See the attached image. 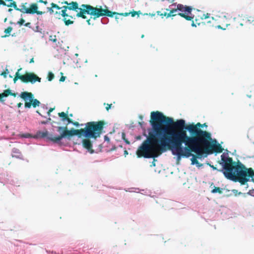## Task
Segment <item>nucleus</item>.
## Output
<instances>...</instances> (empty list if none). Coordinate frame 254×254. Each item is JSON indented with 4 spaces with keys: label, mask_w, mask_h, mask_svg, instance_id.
<instances>
[{
    "label": "nucleus",
    "mask_w": 254,
    "mask_h": 254,
    "mask_svg": "<svg viewBox=\"0 0 254 254\" xmlns=\"http://www.w3.org/2000/svg\"><path fill=\"white\" fill-rule=\"evenodd\" d=\"M72 124L76 127H79L80 125L79 123L77 122H73Z\"/></svg>",
    "instance_id": "nucleus-33"
},
{
    "label": "nucleus",
    "mask_w": 254,
    "mask_h": 254,
    "mask_svg": "<svg viewBox=\"0 0 254 254\" xmlns=\"http://www.w3.org/2000/svg\"><path fill=\"white\" fill-rule=\"evenodd\" d=\"M19 96L25 101V107L30 108L32 106L33 108L39 106L40 102L37 99H34V95L31 92L27 91L22 92Z\"/></svg>",
    "instance_id": "nucleus-8"
},
{
    "label": "nucleus",
    "mask_w": 254,
    "mask_h": 254,
    "mask_svg": "<svg viewBox=\"0 0 254 254\" xmlns=\"http://www.w3.org/2000/svg\"><path fill=\"white\" fill-rule=\"evenodd\" d=\"M139 118H140V120H142V119H143V117H142V116L140 115V116H139Z\"/></svg>",
    "instance_id": "nucleus-47"
},
{
    "label": "nucleus",
    "mask_w": 254,
    "mask_h": 254,
    "mask_svg": "<svg viewBox=\"0 0 254 254\" xmlns=\"http://www.w3.org/2000/svg\"><path fill=\"white\" fill-rule=\"evenodd\" d=\"M30 25H31V23L30 22H27V23H25L24 25L26 27H30Z\"/></svg>",
    "instance_id": "nucleus-40"
},
{
    "label": "nucleus",
    "mask_w": 254,
    "mask_h": 254,
    "mask_svg": "<svg viewBox=\"0 0 254 254\" xmlns=\"http://www.w3.org/2000/svg\"><path fill=\"white\" fill-rule=\"evenodd\" d=\"M22 105V103H19L17 104V107L18 108H20Z\"/></svg>",
    "instance_id": "nucleus-42"
},
{
    "label": "nucleus",
    "mask_w": 254,
    "mask_h": 254,
    "mask_svg": "<svg viewBox=\"0 0 254 254\" xmlns=\"http://www.w3.org/2000/svg\"><path fill=\"white\" fill-rule=\"evenodd\" d=\"M203 126H206V124L191 123V152L195 153V155L191 154V164H195L199 168L202 164L197 159L201 160L209 155L220 153L224 150L216 139L211 138L210 132L200 129Z\"/></svg>",
    "instance_id": "nucleus-2"
},
{
    "label": "nucleus",
    "mask_w": 254,
    "mask_h": 254,
    "mask_svg": "<svg viewBox=\"0 0 254 254\" xmlns=\"http://www.w3.org/2000/svg\"><path fill=\"white\" fill-rule=\"evenodd\" d=\"M191 26L196 27V25H199L203 23V20L207 18L209 16L208 14L206 15L201 10L195 9L191 7Z\"/></svg>",
    "instance_id": "nucleus-9"
},
{
    "label": "nucleus",
    "mask_w": 254,
    "mask_h": 254,
    "mask_svg": "<svg viewBox=\"0 0 254 254\" xmlns=\"http://www.w3.org/2000/svg\"><path fill=\"white\" fill-rule=\"evenodd\" d=\"M54 7H52V6L51 7H48L47 9H48V11L49 12H50V13H53L54 12Z\"/></svg>",
    "instance_id": "nucleus-27"
},
{
    "label": "nucleus",
    "mask_w": 254,
    "mask_h": 254,
    "mask_svg": "<svg viewBox=\"0 0 254 254\" xmlns=\"http://www.w3.org/2000/svg\"><path fill=\"white\" fill-rule=\"evenodd\" d=\"M25 22V20L23 18H21L19 21L17 22V24L19 25H22Z\"/></svg>",
    "instance_id": "nucleus-26"
},
{
    "label": "nucleus",
    "mask_w": 254,
    "mask_h": 254,
    "mask_svg": "<svg viewBox=\"0 0 254 254\" xmlns=\"http://www.w3.org/2000/svg\"><path fill=\"white\" fill-rule=\"evenodd\" d=\"M48 120L50 121L51 120V118H48Z\"/></svg>",
    "instance_id": "nucleus-53"
},
{
    "label": "nucleus",
    "mask_w": 254,
    "mask_h": 254,
    "mask_svg": "<svg viewBox=\"0 0 254 254\" xmlns=\"http://www.w3.org/2000/svg\"><path fill=\"white\" fill-rule=\"evenodd\" d=\"M150 123L152 128L136 151L138 157L155 158L168 150L179 159L190 156V135L187 133L190 124L183 119L174 122L159 111L151 113Z\"/></svg>",
    "instance_id": "nucleus-1"
},
{
    "label": "nucleus",
    "mask_w": 254,
    "mask_h": 254,
    "mask_svg": "<svg viewBox=\"0 0 254 254\" xmlns=\"http://www.w3.org/2000/svg\"><path fill=\"white\" fill-rule=\"evenodd\" d=\"M248 22H249L250 23H252L254 25V19H253L252 20L251 19H248Z\"/></svg>",
    "instance_id": "nucleus-38"
},
{
    "label": "nucleus",
    "mask_w": 254,
    "mask_h": 254,
    "mask_svg": "<svg viewBox=\"0 0 254 254\" xmlns=\"http://www.w3.org/2000/svg\"><path fill=\"white\" fill-rule=\"evenodd\" d=\"M139 12V11H132V12H129V13H130V14H131V15L132 17H134V16H135V15L136 14H138V12Z\"/></svg>",
    "instance_id": "nucleus-28"
},
{
    "label": "nucleus",
    "mask_w": 254,
    "mask_h": 254,
    "mask_svg": "<svg viewBox=\"0 0 254 254\" xmlns=\"http://www.w3.org/2000/svg\"><path fill=\"white\" fill-rule=\"evenodd\" d=\"M61 11H59V14H61L63 17H64L63 20L65 23V24L67 26L72 24L73 23V21L70 20L69 19H67L66 17L69 16V15L66 13L67 9L64 6H63L62 7ZM71 18H73L72 16H69Z\"/></svg>",
    "instance_id": "nucleus-12"
},
{
    "label": "nucleus",
    "mask_w": 254,
    "mask_h": 254,
    "mask_svg": "<svg viewBox=\"0 0 254 254\" xmlns=\"http://www.w3.org/2000/svg\"><path fill=\"white\" fill-rule=\"evenodd\" d=\"M54 78V74L51 72H49L48 75V79L49 81H52Z\"/></svg>",
    "instance_id": "nucleus-20"
},
{
    "label": "nucleus",
    "mask_w": 254,
    "mask_h": 254,
    "mask_svg": "<svg viewBox=\"0 0 254 254\" xmlns=\"http://www.w3.org/2000/svg\"><path fill=\"white\" fill-rule=\"evenodd\" d=\"M55 109V108H51L49 111H48L47 112V114L49 116H50V114L52 112H53V111Z\"/></svg>",
    "instance_id": "nucleus-31"
},
{
    "label": "nucleus",
    "mask_w": 254,
    "mask_h": 254,
    "mask_svg": "<svg viewBox=\"0 0 254 254\" xmlns=\"http://www.w3.org/2000/svg\"><path fill=\"white\" fill-rule=\"evenodd\" d=\"M41 136L43 137H47L48 134V131H45L40 133Z\"/></svg>",
    "instance_id": "nucleus-25"
},
{
    "label": "nucleus",
    "mask_w": 254,
    "mask_h": 254,
    "mask_svg": "<svg viewBox=\"0 0 254 254\" xmlns=\"http://www.w3.org/2000/svg\"><path fill=\"white\" fill-rule=\"evenodd\" d=\"M7 1H10V3L12 2L13 1V0H7Z\"/></svg>",
    "instance_id": "nucleus-46"
},
{
    "label": "nucleus",
    "mask_w": 254,
    "mask_h": 254,
    "mask_svg": "<svg viewBox=\"0 0 254 254\" xmlns=\"http://www.w3.org/2000/svg\"><path fill=\"white\" fill-rule=\"evenodd\" d=\"M144 35L143 34V35H141V37L142 38H143L144 37Z\"/></svg>",
    "instance_id": "nucleus-51"
},
{
    "label": "nucleus",
    "mask_w": 254,
    "mask_h": 254,
    "mask_svg": "<svg viewBox=\"0 0 254 254\" xmlns=\"http://www.w3.org/2000/svg\"><path fill=\"white\" fill-rule=\"evenodd\" d=\"M221 160L219 163L223 165V174L228 179L244 185L250 178L254 177V171L252 168L247 169L240 161L236 163L232 158L226 157L224 154L221 156Z\"/></svg>",
    "instance_id": "nucleus-4"
},
{
    "label": "nucleus",
    "mask_w": 254,
    "mask_h": 254,
    "mask_svg": "<svg viewBox=\"0 0 254 254\" xmlns=\"http://www.w3.org/2000/svg\"><path fill=\"white\" fill-rule=\"evenodd\" d=\"M157 13L158 15L161 16L162 17L163 16H166L167 17V12H164L163 13H161V12L160 11H157Z\"/></svg>",
    "instance_id": "nucleus-24"
},
{
    "label": "nucleus",
    "mask_w": 254,
    "mask_h": 254,
    "mask_svg": "<svg viewBox=\"0 0 254 254\" xmlns=\"http://www.w3.org/2000/svg\"><path fill=\"white\" fill-rule=\"evenodd\" d=\"M83 6L84 8L79 14L80 16L83 17V19L87 18L86 14L92 16L94 19L102 16L112 17L114 14H116V12L109 10L106 5L104 6V8L101 5H97L96 7H94L89 4L84 5Z\"/></svg>",
    "instance_id": "nucleus-5"
},
{
    "label": "nucleus",
    "mask_w": 254,
    "mask_h": 254,
    "mask_svg": "<svg viewBox=\"0 0 254 254\" xmlns=\"http://www.w3.org/2000/svg\"><path fill=\"white\" fill-rule=\"evenodd\" d=\"M12 30V28L10 26L8 27L6 29H5L4 32L6 34L5 35L2 36V37H6L10 35V32Z\"/></svg>",
    "instance_id": "nucleus-17"
},
{
    "label": "nucleus",
    "mask_w": 254,
    "mask_h": 254,
    "mask_svg": "<svg viewBox=\"0 0 254 254\" xmlns=\"http://www.w3.org/2000/svg\"><path fill=\"white\" fill-rule=\"evenodd\" d=\"M240 25H241V26H243V24L242 23H241V24H240Z\"/></svg>",
    "instance_id": "nucleus-54"
},
{
    "label": "nucleus",
    "mask_w": 254,
    "mask_h": 254,
    "mask_svg": "<svg viewBox=\"0 0 254 254\" xmlns=\"http://www.w3.org/2000/svg\"><path fill=\"white\" fill-rule=\"evenodd\" d=\"M212 193H218L221 194L222 193V189L219 188L214 187V189L211 191Z\"/></svg>",
    "instance_id": "nucleus-15"
},
{
    "label": "nucleus",
    "mask_w": 254,
    "mask_h": 254,
    "mask_svg": "<svg viewBox=\"0 0 254 254\" xmlns=\"http://www.w3.org/2000/svg\"><path fill=\"white\" fill-rule=\"evenodd\" d=\"M10 94V90L9 89L5 90L3 93H0V101L3 102L4 100L2 99L3 97H6Z\"/></svg>",
    "instance_id": "nucleus-14"
},
{
    "label": "nucleus",
    "mask_w": 254,
    "mask_h": 254,
    "mask_svg": "<svg viewBox=\"0 0 254 254\" xmlns=\"http://www.w3.org/2000/svg\"><path fill=\"white\" fill-rule=\"evenodd\" d=\"M111 106H112V104H107V107H106V110L107 111H108L111 108Z\"/></svg>",
    "instance_id": "nucleus-35"
},
{
    "label": "nucleus",
    "mask_w": 254,
    "mask_h": 254,
    "mask_svg": "<svg viewBox=\"0 0 254 254\" xmlns=\"http://www.w3.org/2000/svg\"><path fill=\"white\" fill-rule=\"evenodd\" d=\"M34 58H32V59L30 60V62H29V63H34Z\"/></svg>",
    "instance_id": "nucleus-45"
},
{
    "label": "nucleus",
    "mask_w": 254,
    "mask_h": 254,
    "mask_svg": "<svg viewBox=\"0 0 254 254\" xmlns=\"http://www.w3.org/2000/svg\"><path fill=\"white\" fill-rule=\"evenodd\" d=\"M207 165H208V166H209L211 168L213 169V170H216V168L215 167H214L213 165H211L208 162H207L206 163Z\"/></svg>",
    "instance_id": "nucleus-32"
},
{
    "label": "nucleus",
    "mask_w": 254,
    "mask_h": 254,
    "mask_svg": "<svg viewBox=\"0 0 254 254\" xmlns=\"http://www.w3.org/2000/svg\"><path fill=\"white\" fill-rule=\"evenodd\" d=\"M38 2H42V3H44L45 5L47 4H48V2L47 0H45V1H44L43 0H39L38 1Z\"/></svg>",
    "instance_id": "nucleus-36"
},
{
    "label": "nucleus",
    "mask_w": 254,
    "mask_h": 254,
    "mask_svg": "<svg viewBox=\"0 0 254 254\" xmlns=\"http://www.w3.org/2000/svg\"><path fill=\"white\" fill-rule=\"evenodd\" d=\"M69 116H70V117H72V114H70V115H69Z\"/></svg>",
    "instance_id": "nucleus-52"
},
{
    "label": "nucleus",
    "mask_w": 254,
    "mask_h": 254,
    "mask_svg": "<svg viewBox=\"0 0 254 254\" xmlns=\"http://www.w3.org/2000/svg\"><path fill=\"white\" fill-rule=\"evenodd\" d=\"M12 157L19 159H22V155L20 150L16 148H13L12 150Z\"/></svg>",
    "instance_id": "nucleus-13"
},
{
    "label": "nucleus",
    "mask_w": 254,
    "mask_h": 254,
    "mask_svg": "<svg viewBox=\"0 0 254 254\" xmlns=\"http://www.w3.org/2000/svg\"><path fill=\"white\" fill-rule=\"evenodd\" d=\"M115 15H116L115 19H116L117 22H119V20L120 19H122V18H121V17L122 16H123L124 13H119L116 12V14H115Z\"/></svg>",
    "instance_id": "nucleus-19"
},
{
    "label": "nucleus",
    "mask_w": 254,
    "mask_h": 254,
    "mask_svg": "<svg viewBox=\"0 0 254 254\" xmlns=\"http://www.w3.org/2000/svg\"><path fill=\"white\" fill-rule=\"evenodd\" d=\"M125 152V153H127V152L126 150Z\"/></svg>",
    "instance_id": "nucleus-55"
},
{
    "label": "nucleus",
    "mask_w": 254,
    "mask_h": 254,
    "mask_svg": "<svg viewBox=\"0 0 254 254\" xmlns=\"http://www.w3.org/2000/svg\"><path fill=\"white\" fill-rule=\"evenodd\" d=\"M12 10V9H11V8H9V9H8V11L9 12H10V11H11Z\"/></svg>",
    "instance_id": "nucleus-48"
},
{
    "label": "nucleus",
    "mask_w": 254,
    "mask_h": 254,
    "mask_svg": "<svg viewBox=\"0 0 254 254\" xmlns=\"http://www.w3.org/2000/svg\"><path fill=\"white\" fill-rule=\"evenodd\" d=\"M104 139L105 141H107L108 142H109L110 141L109 138L107 135H105L104 136Z\"/></svg>",
    "instance_id": "nucleus-37"
},
{
    "label": "nucleus",
    "mask_w": 254,
    "mask_h": 254,
    "mask_svg": "<svg viewBox=\"0 0 254 254\" xmlns=\"http://www.w3.org/2000/svg\"><path fill=\"white\" fill-rule=\"evenodd\" d=\"M6 71H7V72H5V71H3L0 73V75L3 76L4 78H6L7 74L9 73L8 69L6 68Z\"/></svg>",
    "instance_id": "nucleus-23"
},
{
    "label": "nucleus",
    "mask_w": 254,
    "mask_h": 254,
    "mask_svg": "<svg viewBox=\"0 0 254 254\" xmlns=\"http://www.w3.org/2000/svg\"><path fill=\"white\" fill-rule=\"evenodd\" d=\"M177 8L178 10L182 12L181 13H179L178 14L179 15L185 18L188 20H190V16L186 14L190 13V6H184L182 4H178L177 5Z\"/></svg>",
    "instance_id": "nucleus-11"
},
{
    "label": "nucleus",
    "mask_w": 254,
    "mask_h": 254,
    "mask_svg": "<svg viewBox=\"0 0 254 254\" xmlns=\"http://www.w3.org/2000/svg\"><path fill=\"white\" fill-rule=\"evenodd\" d=\"M130 14V13L129 12H126L125 13H124V15L123 16H128Z\"/></svg>",
    "instance_id": "nucleus-41"
},
{
    "label": "nucleus",
    "mask_w": 254,
    "mask_h": 254,
    "mask_svg": "<svg viewBox=\"0 0 254 254\" xmlns=\"http://www.w3.org/2000/svg\"><path fill=\"white\" fill-rule=\"evenodd\" d=\"M49 39L50 41H53V42H56L57 41L56 35L50 36L49 37Z\"/></svg>",
    "instance_id": "nucleus-22"
},
{
    "label": "nucleus",
    "mask_w": 254,
    "mask_h": 254,
    "mask_svg": "<svg viewBox=\"0 0 254 254\" xmlns=\"http://www.w3.org/2000/svg\"><path fill=\"white\" fill-rule=\"evenodd\" d=\"M62 3L66 4L67 5H68L69 2H68L67 1H65L64 2H63Z\"/></svg>",
    "instance_id": "nucleus-43"
},
{
    "label": "nucleus",
    "mask_w": 254,
    "mask_h": 254,
    "mask_svg": "<svg viewBox=\"0 0 254 254\" xmlns=\"http://www.w3.org/2000/svg\"><path fill=\"white\" fill-rule=\"evenodd\" d=\"M65 121H67L68 124H72V123L73 122L72 121V120L70 119V118H69L68 117L66 118Z\"/></svg>",
    "instance_id": "nucleus-30"
},
{
    "label": "nucleus",
    "mask_w": 254,
    "mask_h": 254,
    "mask_svg": "<svg viewBox=\"0 0 254 254\" xmlns=\"http://www.w3.org/2000/svg\"><path fill=\"white\" fill-rule=\"evenodd\" d=\"M58 115L60 117L62 118V121H64L68 117L67 113H65L64 112L59 113Z\"/></svg>",
    "instance_id": "nucleus-16"
},
{
    "label": "nucleus",
    "mask_w": 254,
    "mask_h": 254,
    "mask_svg": "<svg viewBox=\"0 0 254 254\" xmlns=\"http://www.w3.org/2000/svg\"><path fill=\"white\" fill-rule=\"evenodd\" d=\"M52 7H54V8H56L57 10H61L62 9V7H60L57 4H55L54 3H52L51 4Z\"/></svg>",
    "instance_id": "nucleus-21"
},
{
    "label": "nucleus",
    "mask_w": 254,
    "mask_h": 254,
    "mask_svg": "<svg viewBox=\"0 0 254 254\" xmlns=\"http://www.w3.org/2000/svg\"><path fill=\"white\" fill-rule=\"evenodd\" d=\"M149 15H151V16H154V15H155V14H151L150 13H149Z\"/></svg>",
    "instance_id": "nucleus-49"
},
{
    "label": "nucleus",
    "mask_w": 254,
    "mask_h": 254,
    "mask_svg": "<svg viewBox=\"0 0 254 254\" xmlns=\"http://www.w3.org/2000/svg\"><path fill=\"white\" fill-rule=\"evenodd\" d=\"M105 123L103 121L98 122H90L86 124L84 128L75 129L71 128L68 130L67 127H58L57 130L60 135L57 136H47V138L54 143H58L63 138L68 137L73 135H82L86 137L82 140V145L90 153H94L92 143L90 138L96 139L100 137Z\"/></svg>",
    "instance_id": "nucleus-3"
},
{
    "label": "nucleus",
    "mask_w": 254,
    "mask_h": 254,
    "mask_svg": "<svg viewBox=\"0 0 254 254\" xmlns=\"http://www.w3.org/2000/svg\"><path fill=\"white\" fill-rule=\"evenodd\" d=\"M122 137H123V139H124V140L125 141V142H126L127 144H129V142L127 139H126L125 138V134L124 133H123V134H122Z\"/></svg>",
    "instance_id": "nucleus-29"
},
{
    "label": "nucleus",
    "mask_w": 254,
    "mask_h": 254,
    "mask_svg": "<svg viewBox=\"0 0 254 254\" xmlns=\"http://www.w3.org/2000/svg\"><path fill=\"white\" fill-rule=\"evenodd\" d=\"M58 12L57 11H56V14H57Z\"/></svg>",
    "instance_id": "nucleus-56"
},
{
    "label": "nucleus",
    "mask_w": 254,
    "mask_h": 254,
    "mask_svg": "<svg viewBox=\"0 0 254 254\" xmlns=\"http://www.w3.org/2000/svg\"><path fill=\"white\" fill-rule=\"evenodd\" d=\"M177 10H178L177 8L172 9L170 10V12L168 13H167V17L175 16L176 14H174V13L176 12L177 11Z\"/></svg>",
    "instance_id": "nucleus-18"
},
{
    "label": "nucleus",
    "mask_w": 254,
    "mask_h": 254,
    "mask_svg": "<svg viewBox=\"0 0 254 254\" xmlns=\"http://www.w3.org/2000/svg\"><path fill=\"white\" fill-rule=\"evenodd\" d=\"M84 5L86 4H82L81 5L80 7H79L78 4L76 1H71V2L69 3L68 5H65L64 6L67 9L73 10L76 12V17L83 18V17L80 16L79 14L80 13V12L82 11V10L84 8L83 6H84Z\"/></svg>",
    "instance_id": "nucleus-10"
},
{
    "label": "nucleus",
    "mask_w": 254,
    "mask_h": 254,
    "mask_svg": "<svg viewBox=\"0 0 254 254\" xmlns=\"http://www.w3.org/2000/svg\"><path fill=\"white\" fill-rule=\"evenodd\" d=\"M87 22L88 25H90L91 24V23H90V19H89L87 20Z\"/></svg>",
    "instance_id": "nucleus-44"
},
{
    "label": "nucleus",
    "mask_w": 254,
    "mask_h": 254,
    "mask_svg": "<svg viewBox=\"0 0 254 254\" xmlns=\"http://www.w3.org/2000/svg\"><path fill=\"white\" fill-rule=\"evenodd\" d=\"M10 95L13 96L14 97H16L17 95V93H12L10 91V94H9Z\"/></svg>",
    "instance_id": "nucleus-39"
},
{
    "label": "nucleus",
    "mask_w": 254,
    "mask_h": 254,
    "mask_svg": "<svg viewBox=\"0 0 254 254\" xmlns=\"http://www.w3.org/2000/svg\"><path fill=\"white\" fill-rule=\"evenodd\" d=\"M21 69V68H19L15 73L13 78L14 83L16 82L18 79H20L23 83L30 82L32 84L35 83L36 81L41 82V78L33 72H26L23 75L20 74L19 71Z\"/></svg>",
    "instance_id": "nucleus-7"
},
{
    "label": "nucleus",
    "mask_w": 254,
    "mask_h": 254,
    "mask_svg": "<svg viewBox=\"0 0 254 254\" xmlns=\"http://www.w3.org/2000/svg\"><path fill=\"white\" fill-rule=\"evenodd\" d=\"M0 5L7 6V7H13L15 10L21 11L23 13H36L38 15H41L45 13V12L38 10V6L36 3H34L30 4L29 8H27L24 5H23L22 8H19L17 7L15 1H13L10 4H6L3 0H0Z\"/></svg>",
    "instance_id": "nucleus-6"
},
{
    "label": "nucleus",
    "mask_w": 254,
    "mask_h": 254,
    "mask_svg": "<svg viewBox=\"0 0 254 254\" xmlns=\"http://www.w3.org/2000/svg\"><path fill=\"white\" fill-rule=\"evenodd\" d=\"M65 79V77L64 76H62V77L60 79V81L61 82H64Z\"/></svg>",
    "instance_id": "nucleus-34"
},
{
    "label": "nucleus",
    "mask_w": 254,
    "mask_h": 254,
    "mask_svg": "<svg viewBox=\"0 0 254 254\" xmlns=\"http://www.w3.org/2000/svg\"><path fill=\"white\" fill-rule=\"evenodd\" d=\"M37 113H38L40 115L42 116L41 114L39 112V111H37Z\"/></svg>",
    "instance_id": "nucleus-50"
}]
</instances>
